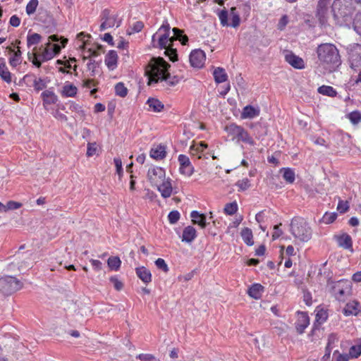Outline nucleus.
<instances>
[{"instance_id":"1","label":"nucleus","mask_w":361,"mask_h":361,"mask_svg":"<svg viewBox=\"0 0 361 361\" xmlns=\"http://www.w3.org/2000/svg\"><path fill=\"white\" fill-rule=\"evenodd\" d=\"M171 67L162 57H153L145 67V73L148 77V85L157 83L159 81H166L169 85H176L179 80L176 76L171 78L169 68Z\"/></svg>"},{"instance_id":"2","label":"nucleus","mask_w":361,"mask_h":361,"mask_svg":"<svg viewBox=\"0 0 361 361\" xmlns=\"http://www.w3.org/2000/svg\"><path fill=\"white\" fill-rule=\"evenodd\" d=\"M355 4H361V0H335L334 1L331 11L336 24L340 26H348L351 23Z\"/></svg>"},{"instance_id":"3","label":"nucleus","mask_w":361,"mask_h":361,"mask_svg":"<svg viewBox=\"0 0 361 361\" xmlns=\"http://www.w3.org/2000/svg\"><path fill=\"white\" fill-rule=\"evenodd\" d=\"M317 54L319 61L331 71L341 64L338 50L333 44L325 43L317 47Z\"/></svg>"},{"instance_id":"4","label":"nucleus","mask_w":361,"mask_h":361,"mask_svg":"<svg viewBox=\"0 0 361 361\" xmlns=\"http://www.w3.org/2000/svg\"><path fill=\"white\" fill-rule=\"evenodd\" d=\"M290 232L295 238L305 243L312 238V231L307 221L302 217L293 218L290 224Z\"/></svg>"},{"instance_id":"5","label":"nucleus","mask_w":361,"mask_h":361,"mask_svg":"<svg viewBox=\"0 0 361 361\" xmlns=\"http://www.w3.org/2000/svg\"><path fill=\"white\" fill-rule=\"evenodd\" d=\"M331 293L339 302H345L352 295V283L347 279L332 282Z\"/></svg>"},{"instance_id":"6","label":"nucleus","mask_w":361,"mask_h":361,"mask_svg":"<svg viewBox=\"0 0 361 361\" xmlns=\"http://www.w3.org/2000/svg\"><path fill=\"white\" fill-rule=\"evenodd\" d=\"M224 130L229 136L232 137V140H236L237 142H243L250 145H255V141L250 135L248 132L241 126H238L235 123L226 125Z\"/></svg>"},{"instance_id":"7","label":"nucleus","mask_w":361,"mask_h":361,"mask_svg":"<svg viewBox=\"0 0 361 361\" xmlns=\"http://www.w3.org/2000/svg\"><path fill=\"white\" fill-rule=\"evenodd\" d=\"M23 283L11 276H5L0 278V292L4 295H10L20 290Z\"/></svg>"},{"instance_id":"8","label":"nucleus","mask_w":361,"mask_h":361,"mask_svg":"<svg viewBox=\"0 0 361 361\" xmlns=\"http://www.w3.org/2000/svg\"><path fill=\"white\" fill-rule=\"evenodd\" d=\"M100 18L102 22L100 25L101 31L111 28L115 25L118 27L122 22V19L118 18V13L111 12L109 9H104L102 12Z\"/></svg>"},{"instance_id":"9","label":"nucleus","mask_w":361,"mask_h":361,"mask_svg":"<svg viewBox=\"0 0 361 361\" xmlns=\"http://www.w3.org/2000/svg\"><path fill=\"white\" fill-rule=\"evenodd\" d=\"M170 28L169 23L165 21L159 27L158 32L152 35V40L154 43L157 36L160 34L158 37L157 45L153 44V47L163 49L164 48L167 47L169 44H172L171 42V37H169Z\"/></svg>"},{"instance_id":"10","label":"nucleus","mask_w":361,"mask_h":361,"mask_svg":"<svg viewBox=\"0 0 361 361\" xmlns=\"http://www.w3.org/2000/svg\"><path fill=\"white\" fill-rule=\"evenodd\" d=\"M331 0H319L317 4V17L322 25H325L329 18V6Z\"/></svg>"},{"instance_id":"11","label":"nucleus","mask_w":361,"mask_h":361,"mask_svg":"<svg viewBox=\"0 0 361 361\" xmlns=\"http://www.w3.org/2000/svg\"><path fill=\"white\" fill-rule=\"evenodd\" d=\"M165 171L161 167H153L148 170L147 178L152 185H157L165 180Z\"/></svg>"},{"instance_id":"12","label":"nucleus","mask_w":361,"mask_h":361,"mask_svg":"<svg viewBox=\"0 0 361 361\" xmlns=\"http://www.w3.org/2000/svg\"><path fill=\"white\" fill-rule=\"evenodd\" d=\"M205 54L201 49L193 50L190 54V63L192 67L201 68L205 61Z\"/></svg>"},{"instance_id":"13","label":"nucleus","mask_w":361,"mask_h":361,"mask_svg":"<svg viewBox=\"0 0 361 361\" xmlns=\"http://www.w3.org/2000/svg\"><path fill=\"white\" fill-rule=\"evenodd\" d=\"M178 161L180 163V172L187 176H190L193 173L194 168L189 157L184 154H180Z\"/></svg>"},{"instance_id":"14","label":"nucleus","mask_w":361,"mask_h":361,"mask_svg":"<svg viewBox=\"0 0 361 361\" xmlns=\"http://www.w3.org/2000/svg\"><path fill=\"white\" fill-rule=\"evenodd\" d=\"M285 59L287 63L295 68L302 69L305 68L303 59L294 54L292 51H287L285 55Z\"/></svg>"},{"instance_id":"15","label":"nucleus","mask_w":361,"mask_h":361,"mask_svg":"<svg viewBox=\"0 0 361 361\" xmlns=\"http://www.w3.org/2000/svg\"><path fill=\"white\" fill-rule=\"evenodd\" d=\"M49 40L47 44V47L41 54V56H42V61H47L54 58V52L51 50L49 47L51 46V42H59V37L56 35H52L49 37Z\"/></svg>"},{"instance_id":"16","label":"nucleus","mask_w":361,"mask_h":361,"mask_svg":"<svg viewBox=\"0 0 361 361\" xmlns=\"http://www.w3.org/2000/svg\"><path fill=\"white\" fill-rule=\"evenodd\" d=\"M260 110L258 107H254L252 105L245 106L241 112L240 118L242 119L253 118L259 115Z\"/></svg>"},{"instance_id":"17","label":"nucleus","mask_w":361,"mask_h":361,"mask_svg":"<svg viewBox=\"0 0 361 361\" xmlns=\"http://www.w3.org/2000/svg\"><path fill=\"white\" fill-rule=\"evenodd\" d=\"M361 306L360 303L355 300L348 302L343 312L345 316L357 315L360 311Z\"/></svg>"},{"instance_id":"18","label":"nucleus","mask_w":361,"mask_h":361,"mask_svg":"<svg viewBox=\"0 0 361 361\" xmlns=\"http://www.w3.org/2000/svg\"><path fill=\"white\" fill-rule=\"evenodd\" d=\"M309 324L310 319L307 314L303 312L301 313L295 323L297 332L300 334L304 333Z\"/></svg>"},{"instance_id":"19","label":"nucleus","mask_w":361,"mask_h":361,"mask_svg":"<svg viewBox=\"0 0 361 361\" xmlns=\"http://www.w3.org/2000/svg\"><path fill=\"white\" fill-rule=\"evenodd\" d=\"M135 273L137 277L142 280V281L148 284L152 281V274L150 271L145 267H140L135 269Z\"/></svg>"},{"instance_id":"20","label":"nucleus","mask_w":361,"mask_h":361,"mask_svg":"<svg viewBox=\"0 0 361 361\" xmlns=\"http://www.w3.org/2000/svg\"><path fill=\"white\" fill-rule=\"evenodd\" d=\"M158 190L161 192V196L164 198H168L171 195L172 186L171 183L169 180H164L162 183L156 185Z\"/></svg>"},{"instance_id":"21","label":"nucleus","mask_w":361,"mask_h":361,"mask_svg":"<svg viewBox=\"0 0 361 361\" xmlns=\"http://www.w3.org/2000/svg\"><path fill=\"white\" fill-rule=\"evenodd\" d=\"M118 55L116 51L111 50L105 57V63L109 70H114L117 66Z\"/></svg>"},{"instance_id":"22","label":"nucleus","mask_w":361,"mask_h":361,"mask_svg":"<svg viewBox=\"0 0 361 361\" xmlns=\"http://www.w3.org/2000/svg\"><path fill=\"white\" fill-rule=\"evenodd\" d=\"M336 240L338 245L344 249L349 250L353 247V241L350 235L347 233H343L341 235L336 237Z\"/></svg>"},{"instance_id":"23","label":"nucleus","mask_w":361,"mask_h":361,"mask_svg":"<svg viewBox=\"0 0 361 361\" xmlns=\"http://www.w3.org/2000/svg\"><path fill=\"white\" fill-rule=\"evenodd\" d=\"M78 92V88L70 82H66L63 86L61 90V94L63 97H73L76 95Z\"/></svg>"},{"instance_id":"24","label":"nucleus","mask_w":361,"mask_h":361,"mask_svg":"<svg viewBox=\"0 0 361 361\" xmlns=\"http://www.w3.org/2000/svg\"><path fill=\"white\" fill-rule=\"evenodd\" d=\"M190 217L194 224H197L202 228L207 226V218L204 214H200L197 211H192L190 214Z\"/></svg>"},{"instance_id":"25","label":"nucleus","mask_w":361,"mask_h":361,"mask_svg":"<svg viewBox=\"0 0 361 361\" xmlns=\"http://www.w3.org/2000/svg\"><path fill=\"white\" fill-rule=\"evenodd\" d=\"M197 236L196 230L191 226H186L183 231L182 241L191 243Z\"/></svg>"},{"instance_id":"26","label":"nucleus","mask_w":361,"mask_h":361,"mask_svg":"<svg viewBox=\"0 0 361 361\" xmlns=\"http://www.w3.org/2000/svg\"><path fill=\"white\" fill-rule=\"evenodd\" d=\"M41 97L42 98L44 104H56L58 101V97L53 91L49 90L44 91L42 93Z\"/></svg>"},{"instance_id":"27","label":"nucleus","mask_w":361,"mask_h":361,"mask_svg":"<svg viewBox=\"0 0 361 361\" xmlns=\"http://www.w3.org/2000/svg\"><path fill=\"white\" fill-rule=\"evenodd\" d=\"M264 288L261 284L255 283L248 289L247 293L251 298L257 300L262 297Z\"/></svg>"},{"instance_id":"28","label":"nucleus","mask_w":361,"mask_h":361,"mask_svg":"<svg viewBox=\"0 0 361 361\" xmlns=\"http://www.w3.org/2000/svg\"><path fill=\"white\" fill-rule=\"evenodd\" d=\"M214 80L216 83H221L226 82L228 79V75L224 68L218 67L214 69L213 72Z\"/></svg>"},{"instance_id":"29","label":"nucleus","mask_w":361,"mask_h":361,"mask_svg":"<svg viewBox=\"0 0 361 361\" xmlns=\"http://www.w3.org/2000/svg\"><path fill=\"white\" fill-rule=\"evenodd\" d=\"M166 148L163 145H159L155 148H152L150 151V157L153 159L159 160L166 157Z\"/></svg>"},{"instance_id":"30","label":"nucleus","mask_w":361,"mask_h":361,"mask_svg":"<svg viewBox=\"0 0 361 361\" xmlns=\"http://www.w3.org/2000/svg\"><path fill=\"white\" fill-rule=\"evenodd\" d=\"M283 178L288 183H293L295 179V174L293 169L290 168H283L281 170Z\"/></svg>"},{"instance_id":"31","label":"nucleus","mask_w":361,"mask_h":361,"mask_svg":"<svg viewBox=\"0 0 361 361\" xmlns=\"http://www.w3.org/2000/svg\"><path fill=\"white\" fill-rule=\"evenodd\" d=\"M241 237L245 244H247L249 246H251L254 244L253 241V235L252 230L248 228H245L242 230L241 233Z\"/></svg>"},{"instance_id":"32","label":"nucleus","mask_w":361,"mask_h":361,"mask_svg":"<svg viewBox=\"0 0 361 361\" xmlns=\"http://www.w3.org/2000/svg\"><path fill=\"white\" fill-rule=\"evenodd\" d=\"M147 104L149 105V108L155 112L161 111L164 106L161 102L154 98H149Z\"/></svg>"},{"instance_id":"33","label":"nucleus","mask_w":361,"mask_h":361,"mask_svg":"<svg viewBox=\"0 0 361 361\" xmlns=\"http://www.w3.org/2000/svg\"><path fill=\"white\" fill-rule=\"evenodd\" d=\"M0 77L7 83L11 82V74L9 72L5 63H0Z\"/></svg>"},{"instance_id":"34","label":"nucleus","mask_w":361,"mask_h":361,"mask_svg":"<svg viewBox=\"0 0 361 361\" xmlns=\"http://www.w3.org/2000/svg\"><path fill=\"white\" fill-rule=\"evenodd\" d=\"M173 44H169L167 47L164 48L165 49L164 54L166 56H169V59L173 61H178V54L176 49L173 47Z\"/></svg>"},{"instance_id":"35","label":"nucleus","mask_w":361,"mask_h":361,"mask_svg":"<svg viewBox=\"0 0 361 361\" xmlns=\"http://www.w3.org/2000/svg\"><path fill=\"white\" fill-rule=\"evenodd\" d=\"M21 203L14 202V201H8L6 204H4L0 202V212H6L8 210H14L20 208L21 207Z\"/></svg>"},{"instance_id":"36","label":"nucleus","mask_w":361,"mask_h":361,"mask_svg":"<svg viewBox=\"0 0 361 361\" xmlns=\"http://www.w3.org/2000/svg\"><path fill=\"white\" fill-rule=\"evenodd\" d=\"M42 39V36L38 33L28 34L27 37V45L28 47L38 44Z\"/></svg>"},{"instance_id":"37","label":"nucleus","mask_w":361,"mask_h":361,"mask_svg":"<svg viewBox=\"0 0 361 361\" xmlns=\"http://www.w3.org/2000/svg\"><path fill=\"white\" fill-rule=\"evenodd\" d=\"M318 92L329 97H335L337 94L336 91L331 86L322 85L318 88Z\"/></svg>"},{"instance_id":"38","label":"nucleus","mask_w":361,"mask_h":361,"mask_svg":"<svg viewBox=\"0 0 361 361\" xmlns=\"http://www.w3.org/2000/svg\"><path fill=\"white\" fill-rule=\"evenodd\" d=\"M109 267L115 271H118L121 267V261L118 257H111L107 260Z\"/></svg>"},{"instance_id":"39","label":"nucleus","mask_w":361,"mask_h":361,"mask_svg":"<svg viewBox=\"0 0 361 361\" xmlns=\"http://www.w3.org/2000/svg\"><path fill=\"white\" fill-rule=\"evenodd\" d=\"M231 26L233 27H237L240 25V18L238 13L236 11L235 7H232L231 8Z\"/></svg>"},{"instance_id":"40","label":"nucleus","mask_w":361,"mask_h":361,"mask_svg":"<svg viewBox=\"0 0 361 361\" xmlns=\"http://www.w3.org/2000/svg\"><path fill=\"white\" fill-rule=\"evenodd\" d=\"M346 117L353 125H357L361 122V112L359 111H353L348 114Z\"/></svg>"},{"instance_id":"41","label":"nucleus","mask_w":361,"mask_h":361,"mask_svg":"<svg viewBox=\"0 0 361 361\" xmlns=\"http://www.w3.org/2000/svg\"><path fill=\"white\" fill-rule=\"evenodd\" d=\"M21 51L20 50V47H18L17 51H16L13 54V56L10 58L9 63L11 66L16 67L21 63Z\"/></svg>"},{"instance_id":"42","label":"nucleus","mask_w":361,"mask_h":361,"mask_svg":"<svg viewBox=\"0 0 361 361\" xmlns=\"http://www.w3.org/2000/svg\"><path fill=\"white\" fill-rule=\"evenodd\" d=\"M100 61H96L90 59L89 63L87 64V69L90 71V75L94 77L97 73V68H99Z\"/></svg>"},{"instance_id":"43","label":"nucleus","mask_w":361,"mask_h":361,"mask_svg":"<svg viewBox=\"0 0 361 361\" xmlns=\"http://www.w3.org/2000/svg\"><path fill=\"white\" fill-rule=\"evenodd\" d=\"M238 207L236 202L227 203L224 209V213L227 215H233L238 211Z\"/></svg>"},{"instance_id":"44","label":"nucleus","mask_w":361,"mask_h":361,"mask_svg":"<svg viewBox=\"0 0 361 361\" xmlns=\"http://www.w3.org/2000/svg\"><path fill=\"white\" fill-rule=\"evenodd\" d=\"M115 92L116 95L125 97L128 94V89L123 82H118L115 86Z\"/></svg>"},{"instance_id":"45","label":"nucleus","mask_w":361,"mask_h":361,"mask_svg":"<svg viewBox=\"0 0 361 361\" xmlns=\"http://www.w3.org/2000/svg\"><path fill=\"white\" fill-rule=\"evenodd\" d=\"M33 87L36 91L39 92L47 87V82L41 78H35L33 80Z\"/></svg>"},{"instance_id":"46","label":"nucleus","mask_w":361,"mask_h":361,"mask_svg":"<svg viewBox=\"0 0 361 361\" xmlns=\"http://www.w3.org/2000/svg\"><path fill=\"white\" fill-rule=\"evenodd\" d=\"M350 57L353 60H361V44H355L353 45Z\"/></svg>"},{"instance_id":"47","label":"nucleus","mask_w":361,"mask_h":361,"mask_svg":"<svg viewBox=\"0 0 361 361\" xmlns=\"http://www.w3.org/2000/svg\"><path fill=\"white\" fill-rule=\"evenodd\" d=\"M39 1L38 0H30L26 6V13L28 16L33 14L37 9Z\"/></svg>"},{"instance_id":"48","label":"nucleus","mask_w":361,"mask_h":361,"mask_svg":"<svg viewBox=\"0 0 361 361\" xmlns=\"http://www.w3.org/2000/svg\"><path fill=\"white\" fill-rule=\"evenodd\" d=\"M337 218V214L335 212L328 213L326 212L322 219V221L326 224L333 223Z\"/></svg>"},{"instance_id":"49","label":"nucleus","mask_w":361,"mask_h":361,"mask_svg":"<svg viewBox=\"0 0 361 361\" xmlns=\"http://www.w3.org/2000/svg\"><path fill=\"white\" fill-rule=\"evenodd\" d=\"M353 27L356 32L361 35V13H357L353 19Z\"/></svg>"},{"instance_id":"50","label":"nucleus","mask_w":361,"mask_h":361,"mask_svg":"<svg viewBox=\"0 0 361 361\" xmlns=\"http://www.w3.org/2000/svg\"><path fill=\"white\" fill-rule=\"evenodd\" d=\"M110 282L114 285L116 290H121L123 288V283L116 276H111L109 279Z\"/></svg>"},{"instance_id":"51","label":"nucleus","mask_w":361,"mask_h":361,"mask_svg":"<svg viewBox=\"0 0 361 361\" xmlns=\"http://www.w3.org/2000/svg\"><path fill=\"white\" fill-rule=\"evenodd\" d=\"M349 355L351 357H358L361 355V344L350 347Z\"/></svg>"},{"instance_id":"52","label":"nucleus","mask_w":361,"mask_h":361,"mask_svg":"<svg viewBox=\"0 0 361 361\" xmlns=\"http://www.w3.org/2000/svg\"><path fill=\"white\" fill-rule=\"evenodd\" d=\"M349 203L348 201H343L340 200L338 203L337 210L341 213L343 214L348 211Z\"/></svg>"},{"instance_id":"53","label":"nucleus","mask_w":361,"mask_h":361,"mask_svg":"<svg viewBox=\"0 0 361 361\" xmlns=\"http://www.w3.org/2000/svg\"><path fill=\"white\" fill-rule=\"evenodd\" d=\"M155 264L158 269L162 270L165 273H167L169 271L168 265L165 262L164 259L161 258H158L155 261Z\"/></svg>"},{"instance_id":"54","label":"nucleus","mask_w":361,"mask_h":361,"mask_svg":"<svg viewBox=\"0 0 361 361\" xmlns=\"http://www.w3.org/2000/svg\"><path fill=\"white\" fill-rule=\"evenodd\" d=\"M137 359H139L141 361H159L155 356L152 354H140L136 357Z\"/></svg>"},{"instance_id":"55","label":"nucleus","mask_w":361,"mask_h":361,"mask_svg":"<svg viewBox=\"0 0 361 361\" xmlns=\"http://www.w3.org/2000/svg\"><path fill=\"white\" fill-rule=\"evenodd\" d=\"M168 219L171 224H174L179 220L180 213L176 210L171 211L168 215Z\"/></svg>"},{"instance_id":"56","label":"nucleus","mask_w":361,"mask_h":361,"mask_svg":"<svg viewBox=\"0 0 361 361\" xmlns=\"http://www.w3.org/2000/svg\"><path fill=\"white\" fill-rule=\"evenodd\" d=\"M219 18L221 22V24L223 26H228V12L226 10H222L219 13Z\"/></svg>"},{"instance_id":"57","label":"nucleus","mask_w":361,"mask_h":361,"mask_svg":"<svg viewBox=\"0 0 361 361\" xmlns=\"http://www.w3.org/2000/svg\"><path fill=\"white\" fill-rule=\"evenodd\" d=\"M143 27H144V24H143V23H142V22H141V21H137V22H135V23L133 24V27H132V28H131V30H130H130H128V31H127V33H128V35H131V34H133V33H134V32H140V31L142 30V29L143 28Z\"/></svg>"},{"instance_id":"58","label":"nucleus","mask_w":361,"mask_h":361,"mask_svg":"<svg viewBox=\"0 0 361 361\" xmlns=\"http://www.w3.org/2000/svg\"><path fill=\"white\" fill-rule=\"evenodd\" d=\"M236 185L239 188L240 190H245L250 188V180L247 178L240 180L236 183Z\"/></svg>"},{"instance_id":"59","label":"nucleus","mask_w":361,"mask_h":361,"mask_svg":"<svg viewBox=\"0 0 361 361\" xmlns=\"http://www.w3.org/2000/svg\"><path fill=\"white\" fill-rule=\"evenodd\" d=\"M172 31L173 32V36L171 37V42L173 44L174 41L179 40V39L183 35V30L174 27Z\"/></svg>"},{"instance_id":"60","label":"nucleus","mask_w":361,"mask_h":361,"mask_svg":"<svg viewBox=\"0 0 361 361\" xmlns=\"http://www.w3.org/2000/svg\"><path fill=\"white\" fill-rule=\"evenodd\" d=\"M327 313L326 311L320 310L316 314V320L319 324L324 323L327 319Z\"/></svg>"},{"instance_id":"61","label":"nucleus","mask_w":361,"mask_h":361,"mask_svg":"<svg viewBox=\"0 0 361 361\" xmlns=\"http://www.w3.org/2000/svg\"><path fill=\"white\" fill-rule=\"evenodd\" d=\"M208 145L207 144H206L205 142H201L200 143H199L198 145L195 146V145H192L190 147V150L192 152H197V153L200 152H202L204 149H206L207 148Z\"/></svg>"},{"instance_id":"62","label":"nucleus","mask_w":361,"mask_h":361,"mask_svg":"<svg viewBox=\"0 0 361 361\" xmlns=\"http://www.w3.org/2000/svg\"><path fill=\"white\" fill-rule=\"evenodd\" d=\"M97 152V145L95 142L88 143L87 149V156L92 157L96 154Z\"/></svg>"},{"instance_id":"63","label":"nucleus","mask_w":361,"mask_h":361,"mask_svg":"<svg viewBox=\"0 0 361 361\" xmlns=\"http://www.w3.org/2000/svg\"><path fill=\"white\" fill-rule=\"evenodd\" d=\"M281 226V224L279 225H275L274 227V233L272 234V239L274 240L279 238L283 233L282 231L279 229V226Z\"/></svg>"},{"instance_id":"64","label":"nucleus","mask_w":361,"mask_h":361,"mask_svg":"<svg viewBox=\"0 0 361 361\" xmlns=\"http://www.w3.org/2000/svg\"><path fill=\"white\" fill-rule=\"evenodd\" d=\"M9 23L13 27H18L20 23V19L16 15H13L11 17Z\"/></svg>"}]
</instances>
